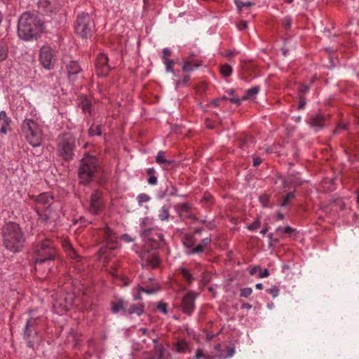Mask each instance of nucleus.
Returning a JSON list of instances; mask_svg holds the SVG:
<instances>
[{"instance_id":"obj_1","label":"nucleus","mask_w":359,"mask_h":359,"mask_svg":"<svg viewBox=\"0 0 359 359\" xmlns=\"http://www.w3.org/2000/svg\"><path fill=\"white\" fill-rule=\"evenodd\" d=\"M44 30V24L36 14L30 12L22 13L18 25V36L26 41L36 39Z\"/></svg>"},{"instance_id":"obj_2","label":"nucleus","mask_w":359,"mask_h":359,"mask_svg":"<svg viewBox=\"0 0 359 359\" xmlns=\"http://www.w3.org/2000/svg\"><path fill=\"white\" fill-rule=\"evenodd\" d=\"M3 245L8 250L16 253L20 252L25 242V234L15 222H6L1 229Z\"/></svg>"},{"instance_id":"obj_3","label":"nucleus","mask_w":359,"mask_h":359,"mask_svg":"<svg viewBox=\"0 0 359 359\" xmlns=\"http://www.w3.org/2000/svg\"><path fill=\"white\" fill-rule=\"evenodd\" d=\"M35 270H41L43 264H47V270H51L56 257V250L50 239H45L37 245L34 252Z\"/></svg>"},{"instance_id":"obj_4","label":"nucleus","mask_w":359,"mask_h":359,"mask_svg":"<svg viewBox=\"0 0 359 359\" xmlns=\"http://www.w3.org/2000/svg\"><path fill=\"white\" fill-rule=\"evenodd\" d=\"M76 148V140L73 134L65 133L57 138V153L65 161H70L74 158Z\"/></svg>"},{"instance_id":"obj_5","label":"nucleus","mask_w":359,"mask_h":359,"mask_svg":"<svg viewBox=\"0 0 359 359\" xmlns=\"http://www.w3.org/2000/svg\"><path fill=\"white\" fill-rule=\"evenodd\" d=\"M21 128L25 140L31 146L38 147L42 144L43 135L36 121L32 118H25Z\"/></svg>"},{"instance_id":"obj_6","label":"nucleus","mask_w":359,"mask_h":359,"mask_svg":"<svg viewBox=\"0 0 359 359\" xmlns=\"http://www.w3.org/2000/svg\"><path fill=\"white\" fill-rule=\"evenodd\" d=\"M97 168V158L86 153L80 161L79 177L83 184H88L93 180Z\"/></svg>"},{"instance_id":"obj_7","label":"nucleus","mask_w":359,"mask_h":359,"mask_svg":"<svg viewBox=\"0 0 359 359\" xmlns=\"http://www.w3.org/2000/svg\"><path fill=\"white\" fill-rule=\"evenodd\" d=\"M95 29V23L92 17L88 14L81 13L78 15L75 22V31L83 39L90 37Z\"/></svg>"},{"instance_id":"obj_8","label":"nucleus","mask_w":359,"mask_h":359,"mask_svg":"<svg viewBox=\"0 0 359 359\" xmlns=\"http://www.w3.org/2000/svg\"><path fill=\"white\" fill-rule=\"evenodd\" d=\"M80 299H76L74 293H66L61 295L54 304L57 312H65L69 311L74 305L76 304Z\"/></svg>"},{"instance_id":"obj_9","label":"nucleus","mask_w":359,"mask_h":359,"mask_svg":"<svg viewBox=\"0 0 359 359\" xmlns=\"http://www.w3.org/2000/svg\"><path fill=\"white\" fill-rule=\"evenodd\" d=\"M39 324V318L31 316L26 322L23 330V338L27 340V346L33 348L34 344L31 341L37 335L36 325Z\"/></svg>"},{"instance_id":"obj_10","label":"nucleus","mask_w":359,"mask_h":359,"mask_svg":"<svg viewBox=\"0 0 359 359\" xmlns=\"http://www.w3.org/2000/svg\"><path fill=\"white\" fill-rule=\"evenodd\" d=\"M39 62L46 69H52L56 62V57L54 50L48 46L41 48L39 53Z\"/></svg>"},{"instance_id":"obj_11","label":"nucleus","mask_w":359,"mask_h":359,"mask_svg":"<svg viewBox=\"0 0 359 359\" xmlns=\"http://www.w3.org/2000/svg\"><path fill=\"white\" fill-rule=\"evenodd\" d=\"M60 8L58 0H39L38 11L42 15L56 14Z\"/></svg>"},{"instance_id":"obj_12","label":"nucleus","mask_w":359,"mask_h":359,"mask_svg":"<svg viewBox=\"0 0 359 359\" xmlns=\"http://www.w3.org/2000/svg\"><path fill=\"white\" fill-rule=\"evenodd\" d=\"M36 203V211L37 213L39 212H48V210H52V205L53 203V197L48 193H42L34 198Z\"/></svg>"},{"instance_id":"obj_13","label":"nucleus","mask_w":359,"mask_h":359,"mask_svg":"<svg viewBox=\"0 0 359 359\" xmlns=\"http://www.w3.org/2000/svg\"><path fill=\"white\" fill-rule=\"evenodd\" d=\"M109 57L104 53H100L96 59L95 69L98 76H106L109 71L110 67L109 65Z\"/></svg>"},{"instance_id":"obj_14","label":"nucleus","mask_w":359,"mask_h":359,"mask_svg":"<svg viewBox=\"0 0 359 359\" xmlns=\"http://www.w3.org/2000/svg\"><path fill=\"white\" fill-rule=\"evenodd\" d=\"M98 253L100 263L106 271H109L111 269L109 265L112 255L111 248L108 245L102 246Z\"/></svg>"},{"instance_id":"obj_15","label":"nucleus","mask_w":359,"mask_h":359,"mask_svg":"<svg viewBox=\"0 0 359 359\" xmlns=\"http://www.w3.org/2000/svg\"><path fill=\"white\" fill-rule=\"evenodd\" d=\"M102 205L103 202L101 193L98 191H95L90 197L89 212L93 215H97L101 211Z\"/></svg>"},{"instance_id":"obj_16","label":"nucleus","mask_w":359,"mask_h":359,"mask_svg":"<svg viewBox=\"0 0 359 359\" xmlns=\"http://www.w3.org/2000/svg\"><path fill=\"white\" fill-rule=\"evenodd\" d=\"M196 297L193 292L187 293L182 299V308L183 311L188 314L191 315L193 311L194 310V302Z\"/></svg>"},{"instance_id":"obj_17","label":"nucleus","mask_w":359,"mask_h":359,"mask_svg":"<svg viewBox=\"0 0 359 359\" xmlns=\"http://www.w3.org/2000/svg\"><path fill=\"white\" fill-rule=\"evenodd\" d=\"M11 120L7 116L6 111H0V133L6 135L11 131Z\"/></svg>"},{"instance_id":"obj_18","label":"nucleus","mask_w":359,"mask_h":359,"mask_svg":"<svg viewBox=\"0 0 359 359\" xmlns=\"http://www.w3.org/2000/svg\"><path fill=\"white\" fill-rule=\"evenodd\" d=\"M143 261L142 266H148L152 268L158 266L159 264V258L156 253H144L142 257Z\"/></svg>"},{"instance_id":"obj_19","label":"nucleus","mask_w":359,"mask_h":359,"mask_svg":"<svg viewBox=\"0 0 359 359\" xmlns=\"http://www.w3.org/2000/svg\"><path fill=\"white\" fill-rule=\"evenodd\" d=\"M210 243L211 238L210 237L204 238L199 244L194 247V248H192L191 251H185V253L188 255L201 254L205 250Z\"/></svg>"},{"instance_id":"obj_20","label":"nucleus","mask_w":359,"mask_h":359,"mask_svg":"<svg viewBox=\"0 0 359 359\" xmlns=\"http://www.w3.org/2000/svg\"><path fill=\"white\" fill-rule=\"evenodd\" d=\"M144 312V305L142 303L138 304H131L126 309V315H133L135 314L137 316H140Z\"/></svg>"},{"instance_id":"obj_21","label":"nucleus","mask_w":359,"mask_h":359,"mask_svg":"<svg viewBox=\"0 0 359 359\" xmlns=\"http://www.w3.org/2000/svg\"><path fill=\"white\" fill-rule=\"evenodd\" d=\"M67 71L70 77L72 75L79 73L81 70L76 61H69L66 65Z\"/></svg>"},{"instance_id":"obj_22","label":"nucleus","mask_w":359,"mask_h":359,"mask_svg":"<svg viewBox=\"0 0 359 359\" xmlns=\"http://www.w3.org/2000/svg\"><path fill=\"white\" fill-rule=\"evenodd\" d=\"M325 120V118L323 115L318 114L311 119V124L313 127L316 128V130L318 131L323 127Z\"/></svg>"},{"instance_id":"obj_23","label":"nucleus","mask_w":359,"mask_h":359,"mask_svg":"<svg viewBox=\"0 0 359 359\" xmlns=\"http://www.w3.org/2000/svg\"><path fill=\"white\" fill-rule=\"evenodd\" d=\"M201 64L198 62H191L190 60L185 61L182 66V71L184 73H188L194 71L199 67Z\"/></svg>"},{"instance_id":"obj_24","label":"nucleus","mask_w":359,"mask_h":359,"mask_svg":"<svg viewBox=\"0 0 359 359\" xmlns=\"http://www.w3.org/2000/svg\"><path fill=\"white\" fill-rule=\"evenodd\" d=\"M170 206L165 205L158 210V217L161 221H168L170 217Z\"/></svg>"},{"instance_id":"obj_25","label":"nucleus","mask_w":359,"mask_h":359,"mask_svg":"<svg viewBox=\"0 0 359 359\" xmlns=\"http://www.w3.org/2000/svg\"><path fill=\"white\" fill-rule=\"evenodd\" d=\"M259 92V86H254L251 88H249L244 96H243V99L246 100H252Z\"/></svg>"},{"instance_id":"obj_26","label":"nucleus","mask_w":359,"mask_h":359,"mask_svg":"<svg viewBox=\"0 0 359 359\" xmlns=\"http://www.w3.org/2000/svg\"><path fill=\"white\" fill-rule=\"evenodd\" d=\"M79 106L85 114H91L92 105L90 102L87 98H83L81 101Z\"/></svg>"},{"instance_id":"obj_27","label":"nucleus","mask_w":359,"mask_h":359,"mask_svg":"<svg viewBox=\"0 0 359 359\" xmlns=\"http://www.w3.org/2000/svg\"><path fill=\"white\" fill-rule=\"evenodd\" d=\"M126 309L122 299H119L116 304L114 303V313L121 312L123 314H126Z\"/></svg>"},{"instance_id":"obj_28","label":"nucleus","mask_w":359,"mask_h":359,"mask_svg":"<svg viewBox=\"0 0 359 359\" xmlns=\"http://www.w3.org/2000/svg\"><path fill=\"white\" fill-rule=\"evenodd\" d=\"M180 271L182 275L183 278L187 280L188 284H191L194 278L189 271L185 268H180Z\"/></svg>"},{"instance_id":"obj_29","label":"nucleus","mask_w":359,"mask_h":359,"mask_svg":"<svg viewBox=\"0 0 359 359\" xmlns=\"http://www.w3.org/2000/svg\"><path fill=\"white\" fill-rule=\"evenodd\" d=\"M156 161L159 164H168L170 165L172 161L167 160L164 154L162 151H159L156 156Z\"/></svg>"},{"instance_id":"obj_30","label":"nucleus","mask_w":359,"mask_h":359,"mask_svg":"<svg viewBox=\"0 0 359 359\" xmlns=\"http://www.w3.org/2000/svg\"><path fill=\"white\" fill-rule=\"evenodd\" d=\"M51 212L52 210H48V212L43 211L37 213L38 215L39 216V221L41 222L46 223L51 218Z\"/></svg>"},{"instance_id":"obj_31","label":"nucleus","mask_w":359,"mask_h":359,"mask_svg":"<svg viewBox=\"0 0 359 359\" xmlns=\"http://www.w3.org/2000/svg\"><path fill=\"white\" fill-rule=\"evenodd\" d=\"M220 72L224 76L228 77L232 73V67L227 64L223 65L220 67Z\"/></svg>"},{"instance_id":"obj_32","label":"nucleus","mask_w":359,"mask_h":359,"mask_svg":"<svg viewBox=\"0 0 359 359\" xmlns=\"http://www.w3.org/2000/svg\"><path fill=\"white\" fill-rule=\"evenodd\" d=\"M88 134L90 136L100 135L102 134L101 125L91 126L88 130Z\"/></svg>"},{"instance_id":"obj_33","label":"nucleus","mask_w":359,"mask_h":359,"mask_svg":"<svg viewBox=\"0 0 359 359\" xmlns=\"http://www.w3.org/2000/svg\"><path fill=\"white\" fill-rule=\"evenodd\" d=\"M8 56V48L5 44L0 42V62L6 59Z\"/></svg>"},{"instance_id":"obj_34","label":"nucleus","mask_w":359,"mask_h":359,"mask_svg":"<svg viewBox=\"0 0 359 359\" xmlns=\"http://www.w3.org/2000/svg\"><path fill=\"white\" fill-rule=\"evenodd\" d=\"M175 349L179 353H184L188 349V344L184 341H180L176 344Z\"/></svg>"},{"instance_id":"obj_35","label":"nucleus","mask_w":359,"mask_h":359,"mask_svg":"<svg viewBox=\"0 0 359 359\" xmlns=\"http://www.w3.org/2000/svg\"><path fill=\"white\" fill-rule=\"evenodd\" d=\"M151 200V197L146 194H140L137 196V201L140 206H142L144 203Z\"/></svg>"},{"instance_id":"obj_36","label":"nucleus","mask_w":359,"mask_h":359,"mask_svg":"<svg viewBox=\"0 0 359 359\" xmlns=\"http://www.w3.org/2000/svg\"><path fill=\"white\" fill-rule=\"evenodd\" d=\"M65 248L67 249V255L71 259H76L79 256L76 254V252L74 251V250L72 248L71 245L69 243H66L65 245Z\"/></svg>"},{"instance_id":"obj_37","label":"nucleus","mask_w":359,"mask_h":359,"mask_svg":"<svg viewBox=\"0 0 359 359\" xmlns=\"http://www.w3.org/2000/svg\"><path fill=\"white\" fill-rule=\"evenodd\" d=\"M163 60V63L165 65L166 72H173V69L172 68V65L174 64V61L172 60L168 59V57H165Z\"/></svg>"},{"instance_id":"obj_38","label":"nucleus","mask_w":359,"mask_h":359,"mask_svg":"<svg viewBox=\"0 0 359 359\" xmlns=\"http://www.w3.org/2000/svg\"><path fill=\"white\" fill-rule=\"evenodd\" d=\"M294 198V192H290L288 193L284 198L283 202L280 203V205L282 207H285L288 205L290 201L293 199Z\"/></svg>"},{"instance_id":"obj_39","label":"nucleus","mask_w":359,"mask_h":359,"mask_svg":"<svg viewBox=\"0 0 359 359\" xmlns=\"http://www.w3.org/2000/svg\"><path fill=\"white\" fill-rule=\"evenodd\" d=\"M165 194L171 196H177V189L172 183H170V187H168L165 190Z\"/></svg>"},{"instance_id":"obj_40","label":"nucleus","mask_w":359,"mask_h":359,"mask_svg":"<svg viewBox=\"0 0 359 359\" xmlns=\"http://www.w3.org/2000/svg\"><path fill=\"white\" fill-rule=\"evenodd\" d=\"M235 4L237 6V8L241 10L242 8L243 7H250L252 5H253L254 4L251 1H247V2H242L239 0H235Z\"/></svg>"},{"instance_id":"obj_41","label":"nucleus","mask_w":359,"mask_h":359,"mask_svg":"<svg viewBox=\"0 0 359 359\" xmlns=\"http://www.w3.org/2000/svg\"><path fill=\"white\" fill-rule=\"evenodd\" d=\"M252 292V290L251 287H245L241 290V297H248L251 295Z\"/></svg>"},{"instance_id":"obj_42","label":"nucleus","mask_w":359,"mask_h":359,"mask_svg":"<svg viewBox=\"0 0 359 359\" xmlns=\"http://www.w3.org/2000/svg\"><path fill=\"white\" fill-rule=\"evenodd\" d=\"M183 243L186 248V251H191L192 248H194L195 247L193 241L189 238H187Z\"/></svg>"},{"instance_id":"obj_43","label":"nucleus","mask_w":359,"mask_h":359,"mask_svg":"<svg viewBox=\"0 0 359 359\" xmlns=\"http://www.w3.org/2000/svg\"><path fill=\"white\" fill-rule=\"evenodd\" d=\"M235 353V348L233 347H231V348H229L228 350H227V354L226 355L224 356L222 355H219L218 356V358L219 359H226V358H231Z\"/></svg>"},{"instance_id":"obj_44","label":"nucleus","mask_w":359,"mask_h":359,"mask_svg":"<svg viewBox=\"0 0 359 359\" xmlns=\"http://www.w3.org/2000/svg\"><path fill=\"white\" fill-rule=\"evenodd\" d=\"M153 231L151 229L144 230L141 233V236L144 238H148L151 241H154V238L151 237L152 236Z\"/></svg>"},{"instance_id":"obj_45","label":"nucleus","mask_w":359,"mask_h":359,"mask_svg":"<svg viewBox=\"0 0 359 359\" xmlns=\"http://www.w3.org/2000/svg\"><path fill=\"white\" fill-rule=\"evenodd\" d=\"M267 292L273 297H278L279 294V289L276 286H273L271 288H269Z\"/></svg>"},{"instance_id":"obj_46","label":"nucleus","mask_w":359,"mask_h":359,"mask_svg":"<svg viewBox=\"0 0 359 359\" xmlns=\"http://www.w3.org/2000/svg\"><path fill=\"white\" fill-rule=\"evenodd\" d=\"M259 201L263 207L269 206V198L267 196L263 195L259 197Z\"/></svg>"},{"instance_id":"obj_47","label":"nucleus","mask_w":359,"mask_h":359,"mask_svg":"<svg viewBox=\"0 0 359 359\" xmlns=\"http://www.w3.org/2000/svg\"><path fill=\"white\" fill-rule=\"evenodd\" d=\"M157 309L164 314L168 313L167 305L164 303H159L157 306Z\"/></svg>"},{"instance_id":"obj_48","label":"nucleus","mask_w":359,"mask_h":359,"mask_svg":"<svg viewBox=\"0 0 359 359\" xmlns=\"http://www.w3.org/2000/svg\"><path fill=\"white\" fill-rule=\"evenodd\" d=\"M260 225V222L259 220L254 221L251 224L248 226V229L250 230H256Z\"/></svg>"},{"instance_id":"obj_49","label":"nucleus","mask_w":359,"mask_h":359,"mask_svg":"<svg viewBox=\"0 0 359 359\" xmlns=\"http://www.w3.org/2000/svg\"><path fill=\"white\" fill-rule=\"evenodd\" d=\"M245 100V99H243V97L241 98L232 97L229 98V101L232 103L236 104L237 105H239L241 104V102Z\"/></svg>"},{"instance_id":"obj_50","label":"nucleus","mask_w":359,"mask_h":359,"mask_svg":"<svg viewBox=\"0 0 359 359\" xmlns=\"http://www.w3.org/2000/svg\"><path fill=\"white\" fill-rule=\"evenodd\" d=\"M269 276V271L266 269H265L263 271L261 269V271H259V278H266Z\"/></svg>"},{"instance_id":"obj_51","label":"nucleus","mask_w":359,"mask_h":359,"mask_svg":"<svg viewBox=\"0 0 359 359\" xmlns=\"http://www.w3.org/2000/svg\"><path fill=\"white\" fill-rule=\"evenodd\" d=\"M290 184H292V185L294 186H299L302 184V182H303L302 180H301L299 178H295V179H289L288 180Z\"/></svg>"},{"instance_id":"obj_52","label":"nucleus","mask_w":359,"mask_h":359,"mask_svg":"<svg viewBox=\"0 0 359 359\" xmlns=\"http://www.w3.org/2000/svg\"><path fill=\"white\" fill-rule=\"evenodd\" d=\"M147 182L150 185H156L157 184L158 180L155 175H151L149 177Z\"/></svg>"},{"instance_id":"obj_53","label":"nucleus","mask_w":359,"mask_h":359,"mask_svg":"<svg viewBox=\"0 0 359 359\" xmlns=\"http://www.w3.org/2000/svg\"><path fill=\"white\" fill-rule=\"evenodd\" d=\"M248 27L247 21H241L237 24V28L239 30H244Z\"/></svg>"},{"instance_id":"obj_54","label":"nucleus","mask_w":359,"mask_h":359,"mask_svg":"<svg viewBox=\"0 0 359 359\" xmlns=\"http://www.w3.org/2000/svg\"><path fill=\"white\" fill-rule=\"evenodd\" d=\"M259 271H261V268H260V266H254L253 268H252V269L250 270L249 273H250V275L254 276V275H255L257 272H259Z\"/></svg>"},{"instance_id":"obj_55","label":"nucleus","mask_w":359,"mask_h":359,"mask_svg":"<svg viewBox=\"0 0 359 359\" xmlns=\"http://www.w3.org/2000/svg\"><path fill=\"white\" fill-rule=\"evenodd\" d=\"M162 54H163V59H164L165 57H168V56L170 55L171 50L168 48H165L162 50Z\"/></svg>"},{"instance_id":"obj_56","label":"nucleus","mask_w":359,"mask_h":359,"mask_svg":"<svg viewBox=\"0 0 359 359\" xmlns=\"http://www.w3.org/2000/svg\"><path fill=\"white\" fill-rule=\"evenodd\" d=\"M291 22H292V20L290 17H285L283 19V23H284L285 26L286 27V28H289L290 27Z\"/></svg>"},{"instance_id":"obj_57","label":"nucleus","mask_w":359,"mask_h":359,"mask_svg":"<svg viewBox=\"0 0 359 359\" xmlns=\"http://www.w3.org/2000/svg\"><path fill=\"white\" fill-rule=\"evenodd\" d=\"M140 290H142L143 292H145L147 294H154L156 292V290L155 288L146 290L142 287H140Z\"/></svg>"},{"instance_id":"obj_58","label":"nucleus","mask_w":359,"mask_h":359,"mask_svg":"<svg viewBox=\"0 0 359 359\" xmlns=\"http://www.w3.org/2000/svg\"><path fill=\"white\" fill-rule=\"evenodd\" d=\"M38 271H41L42 274H47L50 271H50L47 270V264H43L41 266V270H38Z\"/></svg>"},{"instance_id":"obj_59","label":"nucleus","mask_w":359,"mask_h":359,"mask_svg":"<svg viewBox=\"0 0 359 359\" xmlns=\"http://www.w3.org/2000/svg\"><path fill=\"white\" fill-rule=\"evenodd\" d=\"M203 357H204V354H203V351L201 349H198L196 353V355H195V358L199 359V358H203Z\"/></svg>"},{"instance_id":"obj_60","label":"nucleus","mask_w":359,"mask_h":359,"mask_svg":"<svg viewBox=\"0 0 359 359\" xmlns=\"http://www.w3.org/2000/svg\"><path fill=\"white\" fill-rule=\"evenodd\" d=\"M122 239L127 243H130L133 241V239L128 234H124L122 236Z\"/></svg>"},{"instance_id":"obj_61","label":"nucleus","mask_w":359,"mask_h":359,"mask_svg":"<svg viewBox=\"0 0 359 359\" xmlns=\"http://www.w3.org/2000/svg\"><path fill=\"white\" fill-rule=\"evenodd\" d=\"M262 163V159L259 157L253 158V165L255 166L259 165Z\"/></svg>"},{"instance_id":"obj_62","label":"nucleus","mask_w":359,"mask_h":359,"mask_svg":"<svg viewBox=\"0 0 359 359\" xmlns=\"http://www.w3.org/2000/svg\"><path fill=\"white\" fill-rule=\"evenodd\" d=\"M142 290H140V287L138 288V292L137 294H135L133 297L134 300H141L142 299V295H141Z\"/></svg>"},{"instance_id":"obj_63","label":"nucleus","mask_w":359,"mask_h":359,"mask_svg":"<svg viewBox=\"0 0 359 359\" xmlns=\"http://www.w3.org/2000/svg\"><path fill=\"white\" fill-rule=\"evenodd\" d=\"M346 126L345 125H339L337 127V128L335 129L334 133H339L341 129H346Z\"/></svg>"},{"instance_id":"obj_64","label":"nucleus","mask_w":359,"mask_h":359,"mask_svg":"<svg viewBox=\"0 0 359 359\" xmlns=\"http://www.w3.org/2000/svg\"><path fill=\"white\" fill-rule=\"evenodd\" d=\"M147 174H148V175H149L150 176H151V175H154V172H155V170H154V168H148V169H147Z\"/></svg>"}]
</instances>
